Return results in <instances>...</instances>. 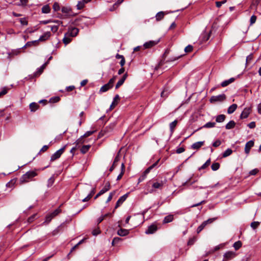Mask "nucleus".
Wrapping results in <instances>:
<instances>
[{"instance_id":"1","label":"nucleus","mask_w":261,"mask_h":261,"mask_svg":"<svg viewBox=\"0 0 261 261\" xmlns=\"http://www.w3.org/2000/svg\"><path fill=\"white\" fill-rule=\"evenodd\" d=\"M37 173L34 171H29L23 175L19 179V182L20 184H23L29 182L33 180V177L36 176Z\"/></svg>"},{"instance_id":"2","label":"nucleus","mask_w":261,"mask_h":261,"mask_svg":"<svg viewBox=\"0 0 261 261\" xmlns=\"http://www.w3.org/2000/svg\"><path fill=\"white\" fill-rule=\"evenodd\" d=\"M146 186L147 187H149L150 186H151L152 188L148 189V192L152 193L155 191V189H161L163 186V182L162 181L154 182L149 180L147 182Z\"/></svg>"},{"instance_id":"3","label":"nucleus","mask_w":261,"mask_h":261,"mask_svg":"<svg viewBox=\"0 0 261 261\" xmlns=\"http://www.w3.org/2000/svg\"><path fill=\"white\" fill-rule=\"evenodd\" d=\"M159 162V160H158L157 161H156L154 163H153L152 165L150 166L149 167H148L142 173V174L140 176V177L138 179V183H140L142 181H143L147 176V175L150 172V171L154 167H155Z\"/></svg>"},{"instance_id":"4","label":"nucleus","mask_w":261,"mask_h":261,"mask_svg":"<svg viewBox=\"0 0 261 261\" xmlns=\"http://www.w3.org/2000/svg\"><path fill=\"white\" fill-rule=\"evenodd\" d=\"M66 147V145L64 146L62 148L57 150L53 154H52L50 158V161H54L58 159L64 152Z\"/></svg>"},{"instance_id":"5","label":"nucleus","mask_w":261,"mask_h":261,"mask_svg":"<svg viewBox=\"0 0 261 261\" xmlns=\"http://www.w3.org/2000/svg\"><path fill=\"white\" fill-rule=\"evenodd\" d=\"M225 98V95L224 94H222L217 96H212L210 99V101L211 103H214L218 101L221 102L224 100Z\"/></svg>"},{"instance_id":"6","label":"nucleus","mask_w":261,"mask_h":261,"mask_svg":"<svg viewBox=\"0 0 261 261\" xmlns=\"http://www.w3.org/2000/svg\"><path fill=\"white\" fill-rule=\"evenodd\" d=\"M79 33V29L75 27H71L68 28V32L66 33L68 36L75 37Z\"/></svg>"},{"instance_id":"7","label":"nucleus","mask_w":261,"mask_h":261,"mask_svg":"<svg viewBox=\"0 0 261 261\" xmlns=\"http://www.w3.org/2000/svg\"><path fill=\"white\" fill-rule=\"evenodd\" d=\"M128 193H126L123 196H121L118 200H117L115 206V209L117 208L121 204L123 203V202L128 197Z\"/></svg>"},{"instance_id":"8","label":"nucleus","mask_w":261,"mask_h":261,"mask_svg":"<svg viewBox=\"0 0 261 261\" xmlns=\"http://www.w3.org/2000/svg\"><path fill=\"white\" fill-rule=\"evenodd\" d=\"M236 255L234 252L232 251H228L223 255V259L222 261H227L233 258Z\"/></svg>"},{"instance_id":"9","label":"nucleus","mask_w":261,"mask_h":261,"mask_svg":"<svg viewBox=\"0 0 261 261\" xmlns=\"http://www.w3.org/2000/svg\"><path fill=\"white\" fill-rule=\"evenodd\" d=\"M159 41L160 40H158L156 41H149L148 42H146L143 44V47L145 49L149 48L157 44L159 42Z\"/></svg>"},{"instance_id":"10","label":"nucleus","mask_w":261,"mask_h":261,"mask_svg":"<svg viewBox=\"0 0 261 261\" xmlns=\"http://www.w3.org/2000/svg\"><path fill=\"white\" fill-rule=\"evenodd\" d=\"M254 141L253 140H250L249 141L247 142L245 145V152L246 154H248L250 152V149L254 145Z\"/></svg>"},{"instance_id":"11","label":"nucleus","mask_w":261,"mask_h":261,"mask_svg":"<svg viewBox=\"0 0 261 261\" xmlns=\"http://www.w3.org/2000/svg\"><path fill=\"white\" fill-rule=\"evenodd\" d=\"M157 226L155 225L152 224L149 226L147 229L145 231L146 234H152L157 230Z\"/></svg>"},{"instance_id":"12","label":"nucleus","mask_w":261,"mask_h":261,"mask_svg":"<svg viewBox=\"0 0 261 261\" xmlns=\"http://www.w3.org/2000/svg\"><path fill=\"white\" fill-rule=\"evenodd\" d=\"M250 113V109L246 108L244 109L240 115L241 119L247 118Z\"/></svg>"},{"instance_id":"13","label":"nucleus","mask_w":261,"mask_h":261,"mask_svg":"<svg viewBox=\"0 0 261 261\" xmlns=\"http://www.w3.org/2000/svg\"><path fill=\"white\" fill-rule=\"evenodd\" d=\"M127 76V73H125L122 77V78L119 80L118 81V82L117 83L116 85V86H115V88L116 89H118L120 86H121V85H122L124 82V81H125L126 77Z\"/></svg>"},{"instance_id":"14","label":"nucleus","mask_w":261,"mask_h":261,"mask_svg":"<svg viewBox=\"0 0 261 261\" xmlns=\"http://www.w3.org/2000/svg\"><path fill=\"white\" fill-rule=\"evenodd\" d=\"M204 144V141H199L194 143L191 146V148L193 149H198L200 148Z\"/></svg>"},{"instance_id":"15","label":"nucleus","mask_w":261,"mask_h":261,"mask_svg":"<svg viewBox=\"0 0 261 261\" xmlns=\"http://www.w3.org/2000/svg\"><path fill=\"white\" fill-rule=\"evenodd\" d=\"M235 80V79L233 77H231L227 80H225L223 82H222L221 84V86L223 87H226L229 85L230 84L233 82Z\"/></svg>"},{"instance_id":"16","label":"nucleus","mask_w":261,"mask_h":261,"mask_svg":"<svg viewBox=\"0 0 261 261\" xmlns=\"http://www.w3.org/2000/svg\"><path fill=\"white\" fill-rule=\"evenodd\" d=\"M50 33L49 32H47L45 33L43 35L41 36L38 40L40 41H45L48 39L50 37Z\"/></svg>"},{"instance_id":"17","label":"nucleus","mask_w":261,"mask_h":261,"mask_svg":"<svg viewBox=\"0 0 261 261\" xmlns=\"http://www.w3.org/2000/svg\"><path fill=\"white\" fill-rule=\"evenodd\" d=\"M120 99L119 96L117 94L115 95V96L113 98V102H112L110 107V110H112L114 107L117 105V101Z\"/></svg>"},{"instance_id":"18","label":"nucleus","mask_w":261,"mask_h":261,"mask_svg":"<svg viewBox=\"0 0 261 261\" xmlns=\"http://www.w3.org/2000/svg\"><path fill=\"white\" fill-rule=\"evenodd\" d=\"M173 220V215L170 214V215L166 216L164 218V219L163 221V223L164 224L172 222Z\"/></svg>"},{"instance_id":"19","label":"nucleus","mask_w":261,"mask_h":261,"mask_svg":"<svg viewBox=\"0 0 261 261\" xmlns=\"http://www.w3.org/2000/svg\"><path fill=\"white\" fill-rule=\"evenodd\" d=\"M238 106L237 104H232L230 106H229L227 109V113L229 114H231L233 113L237 109Z\"/></svg>"},{"instance_id":"20","label":"nucleus","mask_w":261,"mask_h":261,"mask_svg":"<svg viewBox=\"0 0 261 261\" xmlns=\"http://www.w3.org/2000/svg\"><path fill=\"white\" fill-rule=\"evenodd\" d=\"M128 233H129V231L128 230L125 229H122V228L119 229L117 231V234L119 236H122V237L126 236L127 234H128Z\"/></svg>"},{"instance_id":"21","label":"nucleus","mask_w":261,"mask_h":261,"mask_svg":"<svg viewBox=\"0 0 261 261\" xmlns=\"http://www.w3.org/2000/svg\"><path fill=\"white\" fill-rule=\"evenodd\" d=\"M110 189V184L109 182H107L105 187L99 191L100 194L102 195L108 191Z\"/></svg>"},{"instance_id":"22","label":"nucleus","mask_w":261,"mask_h":261,"mask_svg":"<svg viewBox=\"0 0 261 261\" xmlns=\"http://www.w3.org/2000/svg\"><path fill=\"white\" fill-rule=\"evenodd\" d=\"M165 13L163 11H160L156 13L155 15V19L156 21L161 20L164 17Z\"/></svg>"},{"instance_id":"23","label":"nucleus","mask_w":261,"mask_h":261,"mask_svg":"<svg viewBox=\"0 0 261 261\" xmlns=\"http://www.w3.org/2000/svg\"><path fill=\"white\" fill-rule=\"evenodd\" d=\"M39 108V105L36 102H32L30 104V109L31 112L36 111Z\"/></svg>"},{"instance_id":"24","label":"nucleus","mask_w":261,"mask_h":261,"mask_svg":"<svg viewBox=\"0 0 261 261\" xmlns=\"http://www.w3.org/2000/svg\"><path fill=\"white\" fill-rule=\"evenodd\" d=\"M112 88V87L108 83L102 86L100 89L99 92H105Z\"/></svg>"},{"instance_id":"25","label":"nucleus","mask_w":261,"mask_h":261,"mask_svg":"<svg viewBox=\"0 0 261 261\" xmlns=\"http://www.w3.org/2000/svg\"><path fill=\"white\" fill-rule=\"evenodd\" d=\"M236 125V123L234 121L231 120L225 125V128L227 129H230L233 128Z\"/></svg>"},{"instance_id":"26","label":"nucleus","mask_w":261,"mask_h":261,"mask_svg":"<svg viewBox=\"0 0 261 261\" xmlns=\"http://www.w3.org/2000/svg\"><path fill=\"white\" fill-rule=\"evenodd\" d=\"M226 117L223 114H221L216 117V121L217 122H222L225 120Z\"/></svg>"},{"instance_id":"27","label":"nucleus","mask_w":261,"mask_h":261,"mask_svg":"<svg viewBox=\"0 0 261 261\" xmlns=\"http://www.w3.org/2000/svg\"><path fill=\"white\" fill-rule=\"evenodd\" d=\"M90 147L91 145H83L81 148V153H82L83 154L86 153L89 150Z\"/></svg>"},{"instance_id":"28","label":"nucleus","mask_w":261,"mask_h":261,"mask_svg":"<svg viewBox=\"0 0 261 261\" xmlns=\"http://www.w3.org/2000/svg\"><path fill=\"white\" fill-rule=\"evenodd\" d=\"M41 11L43 13L47 14L49 13L50 11V8L48 5L44 6L42 9Z\"/></svg>"},{"instance_id":"29","label":"nucleus","mask_w":261,"mask_h":261,"mask_svg":"<svg viewBox=\"0 0 261 261\" xmlns=\"http://www.w3.org/2000/svg\"><path fill=\"white\" fill-rule=\"evenodd\" d=\"M54 181H55L54 177V176H52L47 180V187L48 188L51 187L53 185Z\"/></svg>"},{"instance_id":"30","label":"nucleus","mask_w":261,"mask_h":261,"mask_svg":"<svg viewBox=\"0 0 261 261\" xmlns=\"http://www.w3.org/2000/svg\"><path fill=\"white\" fill-rule=\"evenodd\" d=\"M232 153V150L230 148L227 149L222 154L223 158L227 157Z\"/></svg>"},{"instance_id":"31","label":"nucleus","mask_w":261,"mask_h":261,"mask_svg":"<svg viewBox=\"0 0 261 261\" xmlns=\"http://www.w3.org/2000/svg\"><path fill=\"white\" fill-rule=\"evenodd\" d=\"M177 123V121L176 120H175L174 121L170 123V129L171 133L173 132L174 129L176 126Z\"/></svg>"},{"instance_id":"32","label":"nucleus","mask_w":261,"mask_h":261,"mask_svg":"<svg viewBox=\"0 0 261 261\" xmlns=\"http://www.w3.org/2000/svg\"><path fill=\"white\" fill-rule=\"evenodd\" d=\"M242 242L240 241H238L233 244V247L236 250H237L242 246Z\"/></svg>"},{"instance_id":"33","label":"nucleus","mask_w":261,"mask_h":261,"mask_svg":"<svg viewBox=\"0 0 261 261\" xmlns=\"http://www.w3.org/2000/svg\"><path fill=\"white\" fill-rule=\"evenodd\" d=\"M42 72H43V71L41 69V68H38L37 71L34 73V74L31 75V78L36 77V76L40 75Z\"/></svg>"},{"instance_id":"34","label":"nucleus","mask_w":261,"mask_h":261,"mask_svg":"<svg viewBox=\"0 0 261 261\" xmlns=\"http://www.w3.org/2000/svg\"><path fill=\"white\" fill-rule=\"evenodd\" d=\"M220 168V164L219 163H213L211 166V168L213 171H217Z\"/></svg>"},{"instance_id":"35","label":"nucleus","mask_w":261,"mask_h":261,"mask_svg":"<svg viewBox=\"0 0 261 261\" xmlns=\"http://www.w3.org/2000/svg\"><path fill=\"white\" fill-rule=\"evenodd\" d=\"M210 163H211V159H209L206 161V162L204 164L202 165V166L201 167H200L199 168V170H201L202 169H204L206 168L208 166L210 165Z\"/></svg>"},{"instance_id":"36","label":"nucleus","mask_w":261,"mask_h":261,"mask_svg":"<svg viewBox=\"0 0 261 261\" xmlns=\"http://www.w3.org/2000/svg\"><path fill=\"white\" fill-rule=\"evenodd\" d=\"M85 2L83 1H79L77 3V4L76 5V8H77V9L78 10H81L82 9H83L84 6H85Z\"/></svg>"},{"instance_id":"37","label":"nucleus","mask_w":261,"mask_h":261,"mask_svg":"<svg viewBox=\"0 0 261 261\" xmlns=\"http://www.w3.org/2000/svg\"><path fill=\"white\" fill-rule=\"evenodd\" d=\"M215 122H208L205 123L203 127L206 128H212L214 127L215 126Z\"/></svg>"},{"instance_id":"38","label":"nucleus","mask_w":261,"mask_h":261,"mask_svg":"<svg viewBox=\"0 0 261 261\" xmlns=\"http://www.w3.org/2000/svg\"><path fill=\"white\" fill-rule=\"evenodd\" d=\"M67 36H68L67 34L66 33L65 34V36H64V38L63 39V42L65 45L68 44L71 41V39L70 38H68Z\"/></svg>"},{"instance_id":"39","label":"nucleus","mask_w":261,"mask_h":261,"mask_svg":"<svg viewBox=\"0 0 261 261\" xmlns=\"http://www.w3.org/2000/svg\"><path fill=\"white\" fill-rule=\"evenodd\" d=\"M60 100V97L55 96V97H53L50 98L49 99V101L51 103H56V102L59 101Z\"/></svg>"},{"instance_id":"40","label":"nucleus","mask_w":261,"mask_h":261,"mask_svg":"<svg viewBox=\"0 0 261 261\" xmlns=\"http://www.w3.org/2000/svg\"><path fill=\"white\" fill-rule=\"evenodd\" d=\"M84 137H82V136L78 139L75 142V144H76V147L80 145V144H83L84 143V141L83 140Z\"/></svg>"},{"instance_id":"41","label":"nucleus","mask_w":261,"mask_h":261,"mask_svg":"<svg viewBox=\"0 0 261 261\" xmlns=\"http://www.w3.org/2000/svg\"><path fill=\"white\" fill-rule=\"evenodd\" d=\"M121 240L122 239L120 238L115 237L112 241V244L113 246H114L116 244H118Z\"/></svg>"},{"instance_id":"42","label":"nucleus","mask_w":261,"mask_h":261,"mask_svg":"<svg viewBox=\"0 0 261 261\" xmlns=\"http://www.w3.org/2000/svg\"><path fill=\"white\" fill-rule=\"evenodd\" d=\"M53 8L55 11H58L60 10V7L59 3L56 2L54 4Z\"/></svg>"},{"instance_id":"43","label":"nucleus","mask_w":261,"mask_h":261,"mask_svg":"<svg viewBox=\"0 0 261 261\" xmlns=\"http://www.w3.org/2000/svg\"><path fill=\"white\" fill-rule=\"evenodd\" d=\"M205 226V224L203 222L197 228V232L199 233L200 232H201Z\"/></svg>"},{"instance_id":"44","label":"nucleus","mask_w":261,"mask_h":261,"mask_svg":"<svg viewBox=\"0 0 261 261\" xmlns=\"http://www.w3.org/2000/svg\"><path fill=\"white\" fill-rule=\"evenodd\" d=\"M259 225V223L258 222L254 221L251 223L250 226L253 229H255Z\"/></svg>"},{"instance_id":"45","label":"nucleus","mask_w":261,"mask_h":261,"mask_svg":"<svg viewBox=\"0 0 261 261\" xmlns=\"http://www.w3.org/2000/svg\"><path fill=\"white\" fill-rule=\"evenodd\" d=\"M61 11L64 13L68 14L69 13V12L71 11L70 8L66 7H63L61 8Z\"/></svg>"},{"instance_id":"46","label":"nucleus","mask_w":261,"mask_h":261,"mask_svg":"<svg viewBox=\"0 0 261 261\" xmlns=\"http://www.w3.org/2000/svg\"><path fill=\"white\" fill-rule=\"evenodd\" d=\"M256 19H257L256 16L254 15H253L251 17L250 19V25H251L253 24H254L255 22Z\"/></svg>"},{"instance_id":"47","label":"nucleus","mask_w":261,"mask_h":261,"mask_svg":"<svg viewBox=\"0 0 261 261\" xmlns=\"http://www.w3.org/2000/svg\"><path fill=\"white\" fill-rule=\"evenodd\" d=\"M253 59V55L252 54H250L246 57V64H248Z\"/></svg>"},{"instance_id":"48","label":"nucleus","mask_w":261,"mask_h":261,"mask_svg":"<svg viewBox=\"0 0 261 261\" xmlns=\"http://www.w3.org/2000/svg\"><path fill=\"white\" fill-rule=\"evenodd\" d=\"M19 22L23 25H27L28 24V21L25 17L20 18Z\"/></svg>"},{"instance_id":"49","label":"nucleus","mask_w":261,"mask_h":261,"mask_svg":"<svg viewBox=\"0 0 261 261\" xmlns=\"http://www.w3.org/2000/svg\"><path fill=\"white\" fill-rule=\"evenodd\" d=\"M100 233V230L99 227H97L92 230V233L93 236H97Z\"/></svg>"},{"instance_id":"50","label":"nucleus","mask_w":261,"mask_h":261,"mask_svg":"<svg viewBox=\"0 0 261 261\" xmlns=\"http://www.w3.org/2000/svg\"><path fill=\"white\" fill-rule=\"evenodd\" d=\"M47 27L50 28L51 31L54 33L56 32L58 30V29H59L58 25H52V26H48Z\"/></svg>"},{"instance_id":"51","label":"nucleus","mask_w":261,"mask_h":261,"mask_svg":"<svg viewBox=\"0 0 261 261\" xmlns=\"http://www.w3.org/2000/svg\"><path fill=\"white\" fill-rule=\"evenodd\" d=\"M193 46L191 45H188L187 46H186L185 48V51L186 53H190L193 50Z\"/></svg>"},{"instance_id":"52","label":"nucleus","mask_w":261,"mask_h":261,"mask_svg":"<svg viewBox=\"0 0 261 261\" xmlns=\"http://www.w3.org/2000/svg\"><path fill=\"white\" fill-rule=\"evenodd\" d=\"M216 219H217V218H210V219H207V220L204 221L203 222L206 225L207 224H210V223H213Z\"/></svg>"},{"instance_id":"53","label":"nucleus","mask_w":261,"mask_h":261,"mask_svg":"<svg viewBox=\"0 0 261 261\" xmlns=\"http://www.w3.org/2000/svg\"><path fill=\"white\" fill-rule=\"evenodd\" d=\"M95 132L94 130L93 131H87L86 132L84 135L82 136V137H88L91 135H92Z\"/></svg>"},{"instance_id":"54","label":"nucleus","mask_w":261,"mask_h":261,"mask_svg":"<svg viewBox=\"0 0 261 261\" xmlns=\"http://www.w3.org/2000/svg\"><path fill=\"white\" fill-rule=\"evenodd\" d=\"M61 209L60 208H58L55 210L53 212H52L51 214L53 215L54 217H55L57 215H58L61 212Z\"/></svg>"},{"instance_id":"55","label":"nucleus","mask_w":261,"mask_h":261,"mask_svg":"<svg viewBox=\"0 0 261 261\" xmlns=\"http://www.w3.org/2000/svg\"><path fill=\"white\" fill-rule=\"evenodd\" d=\"M116 76H113L112 79H111L109 82L108 83V84L112 88L113 86L114 83L115 81Z\"/></svg>"},{"instance_id":"56","label":"nucleus","mask_w":261,"mask_h":261,"mask_svg":"<svg viewBox=\"0 0 261 261\" xmlns=\"http://www.w3.org/2000/svg\"><path fill=\"white\" fill-rule=\"evenodd\" d=\"M115 191H113V192H111L110 193V194H109V196L108 197V199H107V200L106 201L107 203H108L109 201H110L112 200V199L113 198V196L115 194Z\"/></svg>"},{"instance_id":"57","label":"nucleus","mask_w":261,"mask_h":261,"mask_svg":"<svg viewBox=\"0 0 261 261\" xmlns=\"http://www.w3.org/2000/svg\"><path fill=\"white\" fill-rule=\"evenodd\" d=\"M120 159V157L119 154H118L115 158L114 161L113 162V165L116 166V164L119 161Z\"/></svg>"},{"instance_id":"58","label":"nucleus","mask_w":261,"mask_h":261,"mask_svg":"<svg viewBox=\"0 0 261 261\" xmlns=\"http://www.w3.org/2000/svg\"><path fill=\"white\" fill-rule=\"evenodd\" d=\"M53 218H54V217L53 216V215L51 214L47 215L46 216L45 222L47 223H49Z\"/></svg>"},{"instance_id":"59","label":"nucleus","mask_w":261,"mask_h":261,"mask_svg":"<svg viewBox=\"0 0 261 261\" xmlns=\"http://www.w3.org/2000/svg\"><path fill=\"white\" fill-rule=\"evenodd\" d=\"M258 171H259L258 169L257 168H255V169H254L250 171L249 174L251 175H255L258 172Z\"/></svg>"},{"instance_id":"60","label":"nucleus","mask_w":261,"mask_h":261,"mask_svg":"<svg viewBox=\"0 0 261 261\" xmlns=\"http://www.w3.org/2000/svg\"><path fill=\"white\" fill-rule=\"evenodd\" d=\"M182 56H179L176 57H172L170 58L169 60H167L166 62H173L176 61V60H178L179 58H180Z\"/></svg>"},{"instance_id":"61","label":"nucleus","mask_w":261,"mask_h":261,"mask_svg":"<svg viewBox=\"0 0 261 261\" xmlns=\"http://www.w3.org/2000/svg\"><path fill=\"white\" fill-rule=\"evenodd\" d=\"M221 144V142L219 140H217L213 143V146L215 147L219 146Z\"/></svg>"},{"instance_id":"62","label":"nucleus","mask_w":261,"mask_h":261,"mask_svg":"<svg viewBox=\"0 0 261 261\" xmlns=\"http://www.w3.org/2000/svg\"><path fill=\"white\" fill-rule=\"evenodd\" d=\"M226 2V0L220 1V2H216V5L217 7L220 8L222 4L225 3Z\"/></svg>"},{"instance_id":"63","label":"nucleus","mask_w":261,"mask_h":261,"mask_svg":"<svg viewBox=\"0 0 261 261\" xmlns=\"http://www.w3.org/2000/svg\"><path fill=\"white\" fill-rule=\"evenodd\" d=\"M36 215H37L36 214H34V215H33L32 216H31V217H30L28 220V222H29V223L32 222L34 221V220L35 219Z\"/></svg>"},{"instance_id":"64","label":"nucleus","mask_w":261,"mask_h":261,"mask_svg":"<svg viewBox=\"0 0 261 261\" xmlns=\"http://www.w3.org/2000/svg\"><path fill=\"white\" fill-rule=\"evenodd\" d=\"M255 122L254 121H252L248 124V126L250 128H254L255 127Z\"/></svg>"}]
</instances>
